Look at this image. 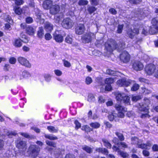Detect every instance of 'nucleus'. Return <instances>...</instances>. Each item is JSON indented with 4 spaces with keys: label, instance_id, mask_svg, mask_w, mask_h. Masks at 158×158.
<instances>
[{
    "label": "nucleus",
    "instance_id": "obj_52",
    "mask_svg": "<svg viewBox=\"0 0 158 158\" xmlns=\"http://www.w3.org/2000/svg\"><path fill=\"white\" fill-rule=\"evenodd\" d=\"M92 81V79L91 77H88L86 78L85 83L89 85L90 84Z\"/></svg>",
    "mask_w": 158,
    "mask_h": 158
},
{
    "label": "nucleus",
    "instance_id": "obj_26",
    "mask_svg": "<svg viewBox=\"0 0 158 158\" xmlns=\"http://www.w3.org/2000/svg\"><path fill=\"white\" fill-rule=\"evenodd\" d=\"M96 10L97 8L94 6H87V10L90 14H91L93 13Z\"/></svg>",
    "mask_w": 158,
    "mask_h": 158
},
{
    "label": "nucleus",
    "instance_id": "obj_43",
    "mask_svg": "<svg viewBox=\"0 0 158 158\" xmlns=\"http://www.w3.org/2000/svg\"><path fill=\"white\" fill-rule=\"evenodd\" d=\"M4 19L7 22L10 23L12 22L11 17L7 14H5L4 17Z\"/></svg>",
    "mask_w": 158,
    "mask_h": 158
},
{
    "label": "nucleus",
    "instance_id": "obj_51",
    "mask_svg": "<svg viewBox=\"0 0 158 158\" xmlns=\"http://www.w3.org/2000/svg\"><path fill=\"white\" fill-rule=\"evenodd\" d=\"M141 98V97L139 96H133L132 97V101L136 102L138 100L140 99Z\"/></svg>",
    "mask_w": 158,
    "mask_h": 158
},
{
    "label": "nucleus",
    "instance_id": "obj_32",
    "mask_svg": "<svg viewBox=\"0 0 158 158\" xmlns=\"http://www.w3.org/2000/svg\"><path fill=\"white\" fill-rule=\"evenodd\" d=\"M87 100L89 102H94L95 101V98L94 95L92 94H89Z\"/></svg>",
    "mask_w": 158,
    "mask_h": 158
},
{
    "label": "nucleus",
    "instance_id": "obj_5",
    "mask_svg": "<svg viewBox=\"0 0 158 158\" xmlns=\"http://www.w3.org/2000/svg\"><path fill=\"white\" fill-rule=\"evenodd\" d=\"M61 25L63 27L66 29H69L73 26L74 23L70 18H66L63 19Z\"/></svg>",
    "mask_w": 158,
    "mask_h": 158
},
{
    "label": "nucleus",
    "instance_id": "obj_31",
    "mask_svg": "<svg viewBox=\"0 0 158 158\" xmlns=\"http://www.w3.org/2000/svg\"><path fill=\"white\" fill-rule=\"evenodd\" d=\"M44 136L46 138L48 139L51 140H56L58 139L57 137L53 135L45 134Z\"/></svg>",
    "mask_w": 158,
    "mask_h": 158
},
{
    "label": "nucleus",
    "instance_id": "obj_6",
    "mask_svg": "<svg viewBox=\"0 0 158 158\" xmlns=\"http://www.w3.org/2000/svg\"><path fill=\"white\" fill-rule=\"evenodd\" d=\"M134 82V81L130 79L122 78L118 80L117 82V84L120 86H128Z\"/></svg>",
    "mask_w": 158,
    "mask_h": 158
},
{
    "label": "nucleus",
    "instance_id": "obj_60",
    "mask_svg": "<svg viewBox=\"0 0 158 158\" xmlns=\"http://www.w3.org/2000/svg\"><path fill=\"white\" fill-rule=\"evenodd\" d=\"M45 38L46 40H49L52 38V36L50 34L47 33L45 35Z\"/></svg>",
    "mask_w": 158,
    "mask_h": 158
},
{
    "label": "nucleus",
    "instance_id": "obj_7",
    "mask_svg": "<svg viewBox=\"0 0 158 158\" xmlns=\"http://www.w3.org/2000/svg\"><path fill=\"white\" fill-rule=\"evenodd\" d=\"M18 61L22 65L28 68H30L31 65L29 61L25 58L19 57L18 58Z\"/></svg>",
    "mask_w": 158,
    "mask_h": 158
},
{
    "label": "nucleus",
    "instance_id": "obj_50",
    "mask_svg": "<svg viewBox=\"0 0 158 158\" xmlns=\"http://www.w3.org/2000/svg\"><path fill=\"white\" fill-rule=\"evenodd\" d=\"M15 3L17 5H20L24 3L23 0H15Z\"/></svg>",
    "mask_w": 158,
    "mask_h": 158
},
{
    "label": "nucleus",
    "instance_id": "obj_18",
    "mask_svg": "<svg viewBox=\"0 0 158 158\" xmlns=\"http://www.w3.org/2000/svg\"><path fill=\"white\" fill-rule=\"evenodd\" d=\"M27 33L29 35H33L35 33V29L31 26L27 27L26 29Z\"/></svg>",
    "mask_w": 158,
    "mask_h": 158
},
{
    "label": "nucleus",
    "instance_id": "obj_30",
    "mask_svg": "<svg viewBox=\"0 0 158 158\" xmlns=\"http://www.w3.org/2000/svg\"><path fill=\"white\" fill-rule=\"evenodd\" d=\"M114 82V78H108L106 79L105 81V83L107 85H110Z\"/></svg>",
    "mask_w": 158,
    "mask_h": 158
},
{
    "label": "nucleus",
    "instance_id": "obj_53",
    "mask_svg": "<svg viewBox=\"0 0 158 158\" xmlns=\"http://www.w3.org/2000/svg\"><path fill=\"white\" fill-rule=\"evenodd\" d=\"M142 90L143 91V92L145 94H148L151 92V91L145 88H143Z\"/></svg>",
    "mask_w": 158,
    "mask_h": 158
},
{
    "label": "nucleus",
    "instance_id": "obj_45",
    "mask_svg": "<svg viewBox=\"0 0 158 158\" xmlns=\"http://www.w3.org/2000/svg\"><path fill=\"white\" fill-rule=\"evenodd\" d=\"M118 154L123 157V158H128V157L129 155L126 152L121 151L119 152V153Z\"/></svg>",
    "mask_w": 158,
    "mask_h": 158
},
{
    "label": "nucleus",
    "instance_id": "obj_4",
    "mask_svg": "<svg viewBox=\"0 0 158 158\" xmlns=\"http://www.w3.org/2000/svg\"><path fill=\"white\" fill-rule=\"evenodd\" d=\"M95 38V35L94 33L89 32L84 35L82 37V40L83 43H88Z\"/></svg>",
    "mask_w": 158,
    "mask_h": 158
},
{
    "label": "nucleus",
    "instance_id": "obj_28",
    "mask_svg": "<svg viewBox=\"0 0 158 158\" xmlns=\"http://www.w3.org/2000/svg\"><path fill=\"white\" fill-rule=\"evenodd\" d=\"M124 97L122 101L126 104L129 105L130 104V97L125 94V96Z\"/></svg>",
    "mask_w": 158,
    "mask_h": 158
},
{
    "label": "nucleus",
    "instance_id": "obj_10",
    "mask_svg": "<svg viewBox=\"0 0 158 158\" xmlns=\"http://www.w3.org/2000/svg\"><path fill=\"white\" fill-rule=\"evenodd\" d=\"M85 30V26L83 24H79L75 28L76 33L78 35L83 34Z\"/></svg>",
    "mask_w": 158,
    "mask_h": 158
},
{
    "label": "nucleus",
    "instance_id": "obj_1",
    "mask_svg": "<svg viewBox=\"0 0 158 158\" xmlns=\"http://www.w3.org/2000/svg\"><path fill=\"white\" fill-rule=\"evenodd\" d=\"M105 48L110 52L116 49L118 51H121L125 48V44L124 41L119 42L118 44L114 40H111L105 44Z\"/></svg>",
    "mask_w": 158,
    "mask_h": 158
},
{
    "label": "nucleus",
    "instance_id": "obj_29",
    "mask_svg": "<svg viewBox=\"0 0 158 158\" xmlns=\"http://www.w3.org/2000/svg\"><path fill=\"white\" fill-rule=\"evenodd\" d=\"M151 23L153 26L158 27V17L153 18Z\"/></svg>",
    "mask_w": 158,
    "mask_h": 158
},
{
    "label": "nucleus",
    "instance_id": "obj_11",
    "mask_svg": "<svg viewBox=\"0 0 158 158\" xmlns=\"http://www.w3.org/2000/svg\"><path fill=\"white\" fill-rule=\"evenodd\" d=\"M155 69V66L154 64H150L146 66L145 71L147 74L150 75L154 73Z\"/></svg>",
    "mask_w": 158,
    "mask_h": 158
},
{
    "label": "nucleus",
    "instance_id": "obj_27",
    "mask_svg": "<svg viewBox=\"0 0 158 158\" xmlns=\"http://www.w3.org/2000/svg\"><path fill=\"white\" fill-rule=\"evenodd\" d=\"M82 149L84 151H85L87 153H91L93 152L92 149L90 147L86 145L83 146L82 148Z\"/></svg>",
    "mask_w": 158,
    "mask_h": 158
},
{
    "label": "nucleus",
    "instance_id": "obj_61",
    "mask_svg": "<svg viewBox=\"0 0 158 158\" xmlns=\"http://www.w3.org/2000/svg\"><path fill=\"white\" fill-rule=\"evenodd\" d=\"M98 101L100 103H103L105 102V99L103 97L100 96L98 97Z\"/></svg>",
    "mask_w": 158,
    "mask_h": 158
},
{
    "label": "nucleus",
    "instance_id": "obj_59",
    "mask_svg": "<svg viewBox=\"0 0 158 158\" xmlns=\"http://www.w3.org/2000/svg\"><path fill=\"white\" fill-rule=\"evenodd\" d=\"M142 153L145 156H148L150 154L149 152L146 150H143L142 151Z\"/></svg>",
    "mask_w": 158,
    "mask_h": 158
},
{
    "label": "nucleus",
    "instance_id": "obj_16",
    "mask_svg": "<svg viewBox=\"0 0 158 158\" xmlns=\"http://www.w3.org/2000/svg\"><path fill=\"white\" fill-rule=\"evenodd\" d=\"M52 1L51 0H47L44 2L43 4V8L45 9L50 8L52 5Z\"/></svg>",
    "mask_w": 158,
    "mask_h": 158
},
{
    "label": "nucleus",
    "instance_id": "obj_48",
    "mask_svg": "<svg viewBox=\"0 0 158 158\" xmlns=\"http://www.w3.org/2000/svg\"><path fill=\"white\" fill-rule=\"evenodd\" d=\"M139 88V85L138 84L135 83L133 84L131 90L133 91H135L137 90Z\"/></svg>",
    "mask_w": 158,
    "mask_h": 158
},
{
    "label": "nucleus",
    "instance_id": "obj_37",
    "mask_svg": "<svg viewBox=\"0 0 158 158\" xmlns=\"http://www.w3.org/2000/svg\"><path fill=\"white\" fill-rule=\"evenodd\" d=\"M127 35L131 39H133L135 35L132 29L128 30L127 32Z\"/></svg>",
    "mask_w": 158,
    "mask_h": 158
},
{
    "label": "nucleus",
    "instance_id": "obj_23",
    "mask_svg": "<svg viewBox=\"0 0 158 158\" xmlns=\"http://www.w3.org/2000/svg\"><path fill=\"white\" fill-rule=\"evenodd\" d=\"M13 10L15 13L18 15H21L22 13V9L18 6H15L14 7Z\"/></svg>",
    "mask_w": 158,
    "mask_h": 158
},
{
    "label": "nucleus",
    "instance_id": "obj_33",
    "mask_svg": "<svg viewBox=\"0 0 158 158\" xmlns=\"http://www.w3.org/2000/svg\"><path fill=\"white\" fill-rule=\"evenodd\" d=\"M46 144L50 147H52L54 148L56 147V143L53 141H49L48 140L46 141Z\"/></svg>",
    "mask_w": 158,
    "mask_h": 158
},
{
    "label": "nucleus",
    "instance_id": "obj_24",
    "mask_svg": "<svg viewBox=\"0 0 158 158\" xmlns=\"http://www.w3.org/2000/svg\"><path fill=\"white\" fill-rule=\"evenodd\" d=\"M47 129L49 131L52 133H56L57 132L58 129L57 127H55L52 126H49L47 127Z\"/></svg>",
    "mask_w": 158,
    "mask_h": 158
},
{
    "label": "nucleus",
    "instance_id": "obj_42",
    "mask_svg": "<svg viewBox=\"0 0 158 158\" xmlns=\"http://www.w3.org/2000/svg\"><path fill=\"white\" fill-rule=\"evenodd\" d=\"M142 0H130V3L132 4L137 5L142 2Z\"/></svg>",
    "mask_w": 158,
    "mask_h": 158
},
{
    "label": "nucleus",
    "instance_id": "obj_25",
    "mask_svg": "<svg viewBox=\"0 0 158 158\" xmlns=\"http://www.w3.org/2000/svg\"><path fill=\"white\" fill-rule=\"evenodd\" d=\"M104 145L105 146L108 148H110L111 147V144L106 139H103L102 140Z\"/></svg>",
    "mask_w": 158,
    "mask_h": 158
},
{
    "label": "nucleus",
    "instance_id": "obj_38",
    "mask_svg": "<svg viewBox=\"0 0 158 158\" xmlns=\"http://www.w3.org/2000/svg\"><path fill=\"white\" fill-rule=\"evenodd\" d=\"M90 126L93 128L97 129L99 127L100 124L97 122L92 123L90 124Z\"/></svg>",
    "mask_w": 158,
    "mask_h": 158
},
{
    "label": "nucleus",
    "instance_id": "obj_54",
    "mask_svg": "<svg viewBox=\"0 0 158 158\" xmlns=\"http://www.w3.org/2000/svg\"><path fill=\"white\" fill-rule=\"evenodd\" d=\"M45 150L48 152H52V151L54 149L49 146H47L45 148Z\"/></svg>",
    "mask_w": 158,
    "mask_h": 158
},
{
    "label": "nucleus",
    "instance_id": "obj_20",
    "mask_svg": "<svg viewBox=\"0 0 158 158\" xmlns=\"http://www.w3.org/2000/svg\"><path fill=\"white\" fill-rule=\"evenodd\" d=\"M44 28L47 31H50L53 29V26L52 24L49 22H46L44 25Z\"/></svg>",
    "mask_w": 158,
    "mask_h": 158
},
{
    "label": "nucleus",
    "instance_id": "obj_47",
    "mask_svg": "<svg viewBox=\"0 0 158 158\" xmlns=\"http://www.w3.org/2000/svg\"><path fill=\"white\" fill-rule=\"evenodd\" d=\"M25 21L27 23L30 24L33 22V20L31 17H27L25 19Z\"/></svg>",
    "mask_w": 158,
    "mask_h": 158
},
{
    "label": "nucleus",
    "instance_id": "obj_55",
    "mask_svg": "<svg viewBox=\"0 0 158 158\" xmlns=\"http://www.w3.org/2000/svg\"><path fill=\"white\" fill-rule=\"evenodd\" d=\"M139 30H142V33L144 35H147L148 32H149L148 31H147L144 28H143L142 27H140L139 28Z\"/></svg>",
    "mask_w": 158,
    "mask_h": 158
},
{
    "label": "nucleus",
    "instance_id": "obj_19",
    "mask_svg": "<svg viewBox=\"0 0 158 158\" xmlns=\"http://www.w3.org/2000/svg\"><path fill=\"white\" fill-rule=\"evenodd\" d=\"M114 107L115 109L119 112H126L127 111V109L119 104L115 105Z\"/></svg>",
    "mask_w": 158,
    "mask_h": 158
},
{
    "label": "nucleus",
    "instance_id": "obj_57",
    "mask_svg": "<svg viewBox=\"0 0 158 158\" xmlns=\"http://www.w3.org/2000/svg\"><path fill=\"white\" fill-rule=\"evenodd\" d=\"M9 62L11 64H15L16 62V59L14 57H11L10 59Z\"/></svg>",
    "mask_w": 158,
    "mask_h": 158
},
{
    "label": "nucleus",
    "instance_id": "obj_49",
    "mask_svg": "<svg viewBox=\"0 0 158 158\" xmlns=\"http://www.w3.org/2000/svg\"><path fill=\"white\" fill-rule=\"evenodd\" d=\"M123 26V25H118V29L117 31V32L118 33H122Z\"/></svg>",
    "mask_w": 158,
    "mask_h": 158
},
{
    "label": "nucleus",
    "instance_id": "obj_3",
    "mask_svg": "<svg viewBox=\"0 0 158 158\" xmlns=\"http://www.w3.org/2000/svg\"><path fill=\"white\" fill-rule=\"evenodd\" d=\"M150 101L148 99H146V102L144 104L140 105L139 108L138 112L141 114L140 117L143 118H149L150 117L148 113H149V107L148 105L150 104Z\"/></svg>",
    "mask_w": 158,
    "mask_h": 158
},
{
    "label": "nucleus",
    "instance_id": "obj_17",
    "mask_svg": "<svg viewBox=\"0 0 158 158\" xmlns=\"http://www.w3.org/2000/svg\"><path fill=\"white\" fill-rule=\"evenodd\" d=\"M53 37L55 41L57 42L61 43L63 40V37L60 34L55 33L53 34Z\"/></svg>",
    "mask_w": 158,
    "mask_h": 158
},
{
    "label": "nucleus",
    "instance_id": "obj_34",
    "mask_svg": "<svg viewBox=\"0 0 158 158\" xmlns=\"http://www.w3.org/2000/svg\"><path fill=\"white\" fill-rule=\"evenodd\" d=\"M14 45L15 47H20L22 46V43L20 40L16 39L15 40Z\"/></svg>",
    "mask_w": 158,
    "mask_h": 158
},
{
    "label": "nucleus",
    "instance_id": "obj_8",
    "mask_svg": "<svg viewBox=\"0 0 158 158\" xmlns=\"http://www.w3.org/2000/svg\"><path fill=\"white\" fill-rule=\"evenodd\" d=\"M16 146L19 149L25 150L27 148V144L25 141L18 139L16 142Z\"/></svg>",
    "mask_w": 158,
    "mask_h": 158
},
{
    "label": "nucleus",
    "instance_id": "obj_21",
    "mask_svg": "<svg viewBox=\"0 0 158 158\" xmlns=\"http://www.w3.org/2000/svg\"><path fill=\"white\" fill-rule=\"evenodd\" d=\"M158 32V27L153 26L150 27L148 32L150 34H154Z\"/></svg>",
    "mask_w": 158,
    "mask_h": 158
},
{
    "label": "nucleus",
    "instance_id": "obj_64",
    "mask_svg": "<svg viewBox=\"0 0 158 158\" xmlns=\"http://www.w3.org/2000/svg\"><path fill=\"white\" fill-rule=\"evenodd\" d=\"M152 149L154 151H158V145L157 144L154 145L152 147Z\"/></svg>",
    "mask_w": 158,
    "mask_h": 158
},
{
    "label": "nucleus",
    "instance_id": "obj_41",
    "mask_svg": "<svg viewBox=\"0 0 158 158\" xmlns=\"http://www.w3.org/2000/svg\"><path fill=\"white\" fill-rule=\"evenodd\" d=\"M72 38L69 35H67L65 38V41L68 44H71L73 42Z\"/></svg>",
    "mask_w": 158,
    "mask_h": 158
},
{
    "label": "nucleus",
    "instance_id": "obj_9",
    "mask_svg": "<svg viewBox=\"0 0 158 158\" xmlns=\"http://www.w3.org/2000/svg\"><path fill=\"white\" fill-rule=\"evenodd\" d=\"M120 58L124 63H127L130 60V56L127 51H124L121 54Z\"/></svg>",
    "mask_w": 158,
    "mask_h": 158
},
{
    "label": "nucleus",
    "instance_id": "obj_2",
    "mask_svg": "<svg viewBox=\"0 0 158 158\" xmlns=\"http://www.w3.org/2000/svg\"><path fill=\"white\" fill-rule=\"evenodd\" d=\"M131 139V143L136 144L137 147L142 149L149 150L152 145V142L150 141H147L146 143H143L142 140L136 137H132Z\"/></svg>",
    "mask_w": 158,
    "mask_h": 158
},
{
    "label": "nucleus",
    "instance_id": "obj_13",
    "mask_svg": "<svg viewBox=\"0 0 158 158\" xmlns=\"http://www.w3.org/2000/svg\"><path fill=\"white\" fill-rule=\"evenodd\" d=\"M142 64L139 61H136L134 62L132 65L133 68L136 71H140L143 68Z\"/></svg>",
    "mask_w": 158,
    "mask_h": 158
},
{
    "label": "nucleus",
    "instance_id": "obj_39",
    "mask_svg": "<svg viewBox=\"0 0 158 158\" xmlns=\"http://www.w3.org/2000/svg\"><path fill=\"white\" fill-rule=\"evenodd\" d=\"M88 2L87 0H80L78 2V4L79 6H85L87 5Z\"/></svg>",
    "mask_w": 158,
    "mask_h": 158
},
{
    "label": "nucleus",
    "instance_id": "obj_46",
    "mask_svg": "<svg viewBox=\"0 0 158 158\" xmlns=\"http://www.w3.org/2000/svg\"><path fill=\"white\" fill-rule=\"evenodd\" d=\"M37 21L40 24H43L44 22V20L41 18L40 15L37 16L36 18Z\"/></svg>",
    "mask_w": 158,
    "mask_h": 158
},
{
    "label": "nucleus",
    "instance_id": "obj_36",
    "mask_svg": "<svg viewBox=\"0 0 158 158\" xmlns=\"http://www.w3.org/2000/svg\"><path fill=\"white\" fill-rule=\"evenodd\" d=\"M115 134L118 136L119 139L120 141H122L124 140V138L122 134L119 132H116Z\"/></svg>",
    "mask_w": 158,
    "mask_h": 158
},
{
    "label": "nucleus",
    "instance_id": "obj_22",
    "mask_svg": "<svg viewBox=\"0 0 158 158\" xmlns=\"http://www.w3.org/2000/svg\"><path fill=\"white\" fill-rule=\"evenodd\" d=\"M44 32L42 27H40L39 28L38 30L37 31V35L40 38H41L44 36Z\"/></svg>",
    "mask_w": 158,
    "mask_h": 158
},
{
    "label": "nucleus",
    "instance_id": "obj_35",
    "mask_svg": "<svg viewBox=\"0 0 158 158\" xmlns=\"http://www.w3.org/2000/svg\"><path fill=\"white\" fill-rule=\"evenodd\" d=\"M117 114L116 113H112L109 114L108 116V118L110 121H113L115 118L117 117Z\"/></svg>",
    "mask_w": 158,
    "mask_h": 158
},
{
    "label": "nucleus",
    "instance_id": "obj_56",
    "mask_svg": "<svg viewBox=\"0 0 158 158\" xmlns=\"http://www.w3.org/2000/svg\"><path fill=\"white\" fill-rule=\"evenodd\" d=\"M89 1L92 5L97 6L98 4V0H89Z\"/></svg>",
    "mask_w": 158,
    "mask_h": 158
},
{
    "label": "nucleus",
    "instance_id": "obj_44",
    "mask_svg": "<svg viewBox=\"0 0 158 158\" xmlns=\"http://www.w3.org/2000/svg\"><path fill=\"white\" fill-rule=\"evenodd\" d=\"M64 66L67 68H69L71 66V64L68 61L65 60H62Z\"/></svg>",
    "mask_w": 158,
    "mask_h": 158
},
{
    "label": "nucleus",
    "instance_id": "obj_62",
    "mask_svg": "<svg viewBox=\"0 0 158 158\" xmlns=\"http://www.w3.org/2000/svg\"><path fill=\"white\" fill-rule=\"evenodd\" d=\"M102 153L105 155L107 156L109 153V152L107 149L106 148H103Z\"/></svg>",
    "mask_w": 158,
    "mask_h": 158
},
{
    "label": "nucleus",
    "instance_id": "obj_63",
    "mask_svg": "<svg viewBox=\"0 0 158 158\" xmlns=\"http://www.w3.org/2000/svg\"><path fill=\"white\" fill-rule=\"evenodd\" d=\"M109 11L113 15H115L117 14V11L115 9L113 8L110 9Z\"/></svg>",
    "mask_w": 158,
    "mask_h": 158
},
{
    "label": "nucleus",
    "instance_id": "obj_14",
    "mask_svg": "<svg viewBox=\"0 0 158 158\" xmlns=\"http://www.w3.org/2000/svg\"><path fill=\"white\" fill-rule=\"evenodd\" d=\"M64 150L62 148H56L54 151V155L56 158H58L62 156Z\"/></svg>",
    "mask_w": 158,
    "mask_h": 158
},
{
    "label": "nucleus",
    "instance_id": "obj_15",
    "mask_svg": "<svg viewBox=\"0 0 158 158\" xmlns=\"http://www.w3.org/2000/svg\"><path fill=\"white\" fill-rule=\"evenodd\" d=\"M114 95L115 96L116 100L119 102L122 101L124 97L125 96L124 93H122L119 91L115 92Z\"/></svg>",
    "mask_w": 158,
    "mask_h": 158
},
{
    "label": "nucleus",
    "instance_id": "obj_58",
    "mask_svg": "<svg viewBox=\"0 0 158 158\" xmlns=\"http://www.w3.org/2000/svg\"><path fill=\"white\" fill-rule=\"evenodd\" d=\"M44 78L46 81H49L51 80V76L50 74H46L44 75Z\"/></svg>",
    "mask_w": 158,
    "mask_h": 158
},
{
    "label": "nucleus",
    "instance_id": "obj_40",
    "mask_svg": "<svg viewBox=\"0 0 158 158\" xmlns=\"http://www.w3.org/2000/svg\"><path fill=\"white\" fill-rule=\"evenodd\" d=\"M106 73L109 75L115 76L116 75V72L110 69H108L106 70Z\"/></svg>",
    "mask_w": 158,
    "mask_h": 158
},
{
    "label": "nucleus",
    "instance_id": "obj_12",
    "mask_svg": "<svg viewBox=\"0 0 158 158\" xmlns=\"http://www.w3.org/2000/svg\"><path fill=\"white\" fill-rule=\"evenodd\" d=\"M60 10V7L58 5L55 4L52 5L50 9V12L51 14L55 15L59 12Z\"/></svg>",
    "mask_w": 158,
    "mask_h": 158
}]
</instances>
